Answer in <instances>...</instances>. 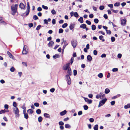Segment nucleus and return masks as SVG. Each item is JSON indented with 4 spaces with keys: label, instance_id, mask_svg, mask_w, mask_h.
I'll list each match as a JSON object with an SVG mask.
<instances>
[{
    "label": "nucleus",
    "instance_id": "f257e3e1",
    "mask_svg": "<svg viewBox=\"0 0 130 130\" xmlns=\"http://www.w3.org/2000/svg\"><path fill=\"white\" fill-rule=\"evenodd\" d=\"M18 6V5L17 4H15L14 6L13 5L11 6L12 14V15H14L15 13L17 12Z\"/></svg>",
    "mask_w": 130,
    "mask_h": 130
},
{
    "label": "nucleus",
    "instance_id": "f03ea898",
    "mask_svg": "<svg viewBox=\"0 0 130 130\" xmlns=\"http://www.w3.org/2000/svg\"><path fill=\"white\" fill-rule=\"evenodd\" d=\"M13 112L15 115L16 118L19 117L20 115L19 114V110L17 107H14L13 109Z\"/></svg>",
    "mask_w": 130,
    "mask_h": 130
},
{
    "label": "nucleus",
    "instance_id": "7ed1b4c3",
    "mask_svg": "<svg viewBox=\"0 0 130 130\" xmlns=\"http://www.w3.org/2000/svg\"><path fill=\"white\" fill-rule=\"evenodd\" d=\"M65 78L68 84L70 85L71 83V81L69 75L68 74H67L65 76Z\"/></svg>",
    "mask_w": 130,
    "mask_h": 130
},
{
    "label": "nucleus",
    "instance_id": "20e7f679",
    "mask_svg": "<svg viewBox=\"0 0 130 130\" xmlns=\"http://www.w3.org/2000/svg\"><path fill=\"white\" fill-rule=\"evenodd\" d=\"M28 52V48L27 46L26 45L24 46L23 51L22 52V54L23 55H26Z\"/></svg>",
    "mask_w": 130,
    "mask_h": 130
},
{
    "label": "nucleus",
    "instance_id": "39448f33",
    "mask_svg": "<svg viewBox=\"0 0 130 130\" xmlns=\"http://www.w3.org/2000/svg\"><path fill=\"white\" fill-rule=\"evenodd\" d=\"M107 100V99L106 98L100 101L99 102V104L98 105V107H99L103 106L105 103V102Z\"/></svg>",
    "mask_w": 130,
    "mask_h": 130
},
{
    "label": "nucleus",
    "instance_id": "423d86ee",
    "mask_svg": "<svg viewBox=\"0 0 130 130\" xmlns=\"http://www.w3.org/2000/svg\"><path fill=\"white\" fill-rule=\"evenodd\" d=\"M72 45L74 48H75L76 46L77 42V41L75 39H72L71 42Z\"/></svg>",
    "mask_w": 130,
    "mask_h": 130
},
{
    "label": "nucleus",
    "instance_id": "0eeeda50",
    "mask_svg": "<svg viewBox=\"0 0 130 130\" xmlns=\"http://www.w3.org/2000/svg\"><path fill=\"white\" fill-rule=\"evenodd\" d=\"M70 63H69L64 64L63 67V69L64 70H68L70 67Z\"/></svg>",
    "mask_w": 130,
    "mask_h": 130
},
{
    "label": "nucleus",
    "instance_id": "6e6552de",
    "mask_svg": "<svg viewBox=\"0 0 130 130\" xmlns=\"http://www.w3.org/2000/svg\"><path fill=\"white\" fill-rule=\"evenodd\" d=\"M84 98L85 101L89 104H90L92 103V100L89 99L88 98L85 97H84Z\"/></svg>",
    "mask_w": 130,
    "mask_h": 130
},
{
    "label": "nucleus",
    "instance_id": "1a4fd4ad",
    "mask_svg": "<svg viewBox=\"0 0 130 130\" xmlns=\"http://www.w3.org/2000/svg\"><path fill=\"white\" fill-rule=\"evenodd\" d=\"M126 23V19H124L121 20V25H125Z\"/></svg>",
    "mask_w": 130,
    "mask_h": 130
},
{
    "label": "nucleus",
    "instance_id": "9d476101",
    "mask_svg": "<svg viewBox=\"0 0 130 130\" xmlns=\"http://www.w3.org/2000/svg\"><path fill=\"white\" fill-rule=\"evenodd\" d=\"M54 44V42L52 41H51L48 44V45L49 47H52Z\"/></svg>",
    "mask_w": 130,
    "mask_h": 130
},
{
    "label": "nucleus",
    "instance_id": "9b49d317",
    "mask_svg": "<svg viewBox=\"0 0 130 130\" xmlns=\"http://www.w3.org/2000/svg\"><path fill=\"white\" fill-rule=\"evenodd\" d=\"M75 26L74 24L71 23L69 26V28L70 30H72L74 27Z\"/></svg>",
    "mask_w": 130,
    "mask_h": 130
},
{
    "label": "nucleus",
    "instance_id": "f8f14e48",
    "mask_svg": "<svg viewBox=\"0 0 130 130\" xmlns=\"http://www.w3.org/2000/svg\"><path fill=\"white\" fill-rule=\"evenodd\" d=\"M19 7L21 9H25V5L23 3H20L19 5Z\"/></svg>",
    "mask_w": 130,
    "mask_h": 130
},
{
    "label": "nucleus",
    "instance_id": "ddd939ff",
    "mask_svg": "<svg viewBox=\"0 0 130 130\" xmlns=\"http://www.w3.org/2000/svg\"><path fill=\"white\" fill-rule=\"evenodd\" d=\"M87 59L89 61H91L92 59V57L90 55H88L87 56Z\"/></svg>",
    "mask_w": 130,
    "mask_h": 130
},
{
    "label": "nucleus",
    "instance_id": "4468645a",
    "mask_svg": "<svg viewBox=\"0 0 130 130\" xmlns=\"http://www.w3.org/2000/svg\"><path fill=\"white\" fill-rule=\"evenodd\" d=\"M67 73L68 74V75H72V72L70 68H69V69L68 70Z\"/></svg>",
    "mask_w": 130,
    "mask_h": 130
},
{
    "label": "nucleus",
    "instance_id": "2eb2a0df",
    "mask_svg": "<svg viewBox=\"0 0 130 130\" xmlns=\"http://www.w3.org/2000/svg\"><path fill=\"white\" fill-rule=\"evenodd\" d=\"M27 112L29 114H31L33 113L34 111L31 109H29L27 110Z\"/></svg>",
    "mask_w": 130,
    "mask_h": 130
},
{
    "label": "nucleus",
    "instance_id": "dca6fc26",
    "mask_svg": "<svg viewBox=\"0 0 130 130\" xmlns=\"http://www.w3.org/2000/svg\"><path fill=\"white\" fill-rule=\"evenodd\" d=\"M44 117L45 118H47L49 119L50 118V115L48 114L47 113H44Z\"/></svg>",
    "mask_w": 130,
    "mask_h": 130
},
{
    "label": "nucleus",
    "instance_id": "f3484780",
    "mask_svg": "<svg viewBox=\"0 0 130 130\" xmlns=\"http://www.w3.org/2000/svg\"><path fill=\"white\" fill-rule=\"evenodd\" d=\"M67 113V111L66 110H64L62 111L60 113V115L61 116H63L65 115Z\"/></svg>",
    "mask_w": 130,
    "mask_h": 130
},
{
    "label": "nucleus",
    "instance_id": "a211bd4d",
    "mask_svg": "<svg viewBox=\"0 0 130 130\" xmlns=\"http://www.w3.org/2000/svg\"><path fill=\"white\" fill-rule=\"evenodd\" d=\"M86 25L85 24H82L80 26V28L83 29H85L86 28Z\"/></svg>",
    "mask_w": 130,
    "mask_h": 130
},
{
    "label": "nucleus",
    "instance_id": "6ab92c4d",
    "mask_svg": "<svg viewBox=\"0 0 130 130\" xmlns=\"http://www.w3.org/2000/svg\"><path fill=\"white\" fill-rule=\"evenodd\" d=\"M78 21L79 22L81 23L83 22V18L82 17H80L78 19Z\"/></svg>",
    "mask_w": 130,
    "mask_h": 130
},
{
    "label": "nucleus",
    "instance_id": "aec40b11",
    "mask_svg": "<svg viewBox=\"0 0 130 130\" xmlns=\"http://www.w3.org/2000/svg\"><path fill=\"white\" fill-rule=\"evenodd\" d=\"M7 53L10 58H13V56L9 51L7 52Z\"/></svg>",
    "mask_w": 130,
    "mask_h": 130
},
{
    "label": "nucleus",
    "instance_id": "412c9836",
    "mask_svg": "<svg viewBox=\"0 0 130 130\" xmlns=\"http://www.w3.org/2000/svg\"><path fill=\"white\" fill-rule=\"evenodd\" d=\"M124 108L125 109H127L128 108H130V103H128L127 105L124 106Z\"/></svg>",
    "mask_w": 130,
    "mask_h": 130
},
{
    "label": "nucleus",
    "instance_id": "4be33fe9",
    "mask_svg": "<svg viewBox=\"0 0 130 130\" xmlns=\"http://www.w3.org/2000/svg\"><path fill=\"white\" fill-rule=\"evenodd\" d=\"M8 111V110H2L0 111V114H1L3 113H4L6 112H7Z\"/></svg>",
    "mask_w": 130,
    "mask_h": 130
},
{
    "label": "nucleus",
    "instance_id": "5701e85b",
    "mask_svg": "<svg viewBox=\"0 0 130 130\" xmlns=\"http://www.w3.org/2000/svg\"><path fill=\"white\" fill-rule=\"evenodd\" d=\"M121 95L120 94H118L117 95H116L114 96L112 98V99H115L117 98L118 97H119L120 96H121Z\"/></svg>",
    "mask_w": 130,
    "mask_h": 130
},
{
    "label": "nucleus",
    "instance_id": "b1692460",
    "mask_svg": "<svg viewBox=\"0 0 130 130\" xmlns=\"http://www.w3.org/2000/svg\"><path fill=\"white\" fill-rule=\"evenodd\" d=\"M99 38L100 40H102V41H105V40L103 39V36H99Z\"/></svg>",
    "mask_w": 130,
    "mask_h": 130
},
{
    "label": "nucleus",
    "instance_id": "393cba45",
    "mask_svg": "<svg viewBox=\"0 0 130 130\" xmlns=\"http://www.w3.org/2000/svg\"><path fill=\"white\" fill-rule=\"evenodd\" d=\"M110 91V90L109 89L106 88L105 90V92L106 94H107L109 93Z\"/></svg>",
    "mask_w": 130,
    "mask_h": 130
},
{
    "label": "nucleus",
    "instance_id": "a878e982",
    "mask_svg": "<svg viewBox=\"0 0 130 130\" xmlns=\"http://www.w3.org/2000/svg\"><path fill=\"white\" fill-rule=\"evenodd\" d=\"M27 10L30 11V7L29 6V4L28 2H27Z\"/></svg>",
    "mask_w": 130,
    "mask_h": 130
},
{
    "label": "nucleus",
    "instance_id": "bb28decb",
    "mask_svg": "<svg viewBox=\"0 0 130 130\" xmlns=\"http://www.w3.org/2000/svg\"><path fill=\"white\" fill-rule=\"evenodd\" d=\"M96 26L94 25H92L91 26L92 29L93 30H94L96 29Z\"/></svg>",
    "mask_w": 130,
    "mask_h": 130
},
{
    "label": "nucleus",
    "instance_id": "cd10ccee",
    "mask_svg": "<svg viewBox=\"0 0 130 130\" xmlns=\"http://www.w3.org/2000/svg\"><path fill=\"white\" fill-rule=\"evenodd\" d=\"M38 121L39 122H41L42 120V118L41 116H40L38 118Z\"/></svg>",
    "mask_w": 130,
    "mask_h": 130
},
{
    "label": "nucleus",
    "instance_id": "c85d7f7f",
    "mask_svg": "<svg viewBox=\"0 0 130 130\" xmlns=\"http://www.w3.org/2000/svg\"><path fill=\"white\" fill-rule=\"evenodd\" d=\"M36 113L38 114H40L41 113V111L40 109H37L36 110Z\"/></svg>",
    "mask_w": 130,
    "mask_h": 130
},
{
    "label": "nucleus",
    "instance_id": "c756f323",
    "mask_svg": "<svg viewBox=\"0 0 130 130\" xmlns=\"http://www.w3.org/2000/svg\"><path fill=\"white\" fill-rule=\"evenodd\" d=\"M65 127L66 128H70L71 126L68 124H66L65 125Z\"/></svg>",
    "mask_w": 130,
    "mask_h": 130
},
{
    "label": "nucleus",
    "instance_id": "7c9ffc66",
    "mask_svg": "<svg viewBox=\"0 0 130 130\" xmlns=\"http://www.w3.org/2000/svg\"><path fill=\"white\" fill-rule=\"evenodd\" d=\"M100 95H101V98H102V99L105 96V94H104V93L103 92H100Z\"/></svg>",
    "mask_w": 130,
    "mask_h": 130
},
{
    "label": "nucleus",
    "instance_id": "2f4dec72",
    "mask_svg": "<svg viewBox=\"0 0 130 130\" xmlns=\"http://www.w3.org/2000/svg\"><path fill=\"white\" fill-rule=\"evenodd\" d=\"M98 125L96 124L95 125L93 128L94 130H98Z\"/></svg>",
    "mask_w": 130,
    "mask_h": 130
},
{
    "label": "nucleus",
    "instance_id": "473e14b6",
    "mask_svg": "<svg viewBox=\"0 0 130 130\" xmlns=\"http://www.w3.org/2000/svg\"><path fill=\"white\" fill-rule=\"evenodd\" d=\"M24 117L26 119H27L28 118V116L27 113H26L24 114Z\"/></svg>",
    "mask_w": 130,
    "mask_h": 130
},
{
    "label": "nucleus",
    "instance_id": "72a5a7b5",
    "mask_svg": "<svg viewBox=\"0 0 130 130\" xmlns=\"http://www.w3.org/2000/svg\"><path fill=\"white\" fill-rule=\"evenodd\" d=\"M68 26V24L67 23H65L62 26V27L63 28H66Z\"/></svg>",
    "mask_w": 130,
    "mask_h": 130
},
{
    "label": "nucleus",
    "instance_id": "f704fd0d",
    "mask_svg": "<svg viewBox=\"0 0 130 130\" xmlns=\"http://www.w3.org/2000/svg\"><path fill=\"white\" fill-rule=\"evenodd\" d=\"M98 76L100 78H101L103 77V74L102 73H100L99 74Z\"/></svg>",
    "mask_w": 130,
    "mask_h": 130
},
{
    "label": "nucleus",
    "instance_id": "c9c22d12",
    "mask_svg": "<svg viewBox=\"0 0 130 130\" xmlns=\"http://www.w3.org/2000/svg\"><path fill=\"white\" fill-rule=\"evenodd\" d=\"M74 15L76 18L78 17L79 16L77 13L76 12H74Z\"/></svg>",
    "mask_w": 130,
    "mask_h": 130
},
{
    "label": "nucleus",
    "instance_id": "e433bc0d",
    "mask_svg": "<svg viewBox=\"0 0 130 130\" xmlns=\"http://www.w3.org/2000/svg\"><path fill=\"white\" fill-rule=\"evenodd\" d=\"M15 69L13 67H12L10 69V70L11 72H13L14 71Z\"/></svg>",
    "mask_w": 130,
    "mask_h": 130
},
{
    "label": "nucleus",
    "instance_id": "4c0bfd02",
    "mask_svg": "<svg viewBox=\"0 0 130 130\" xmlns=\"http://www.w3.org/2000/svg\"><path fill=\"white\" fill-rule=\"evenodd\" d=\"M96 98L97 99H98L100 98L101 99H102V98H101V95L100 94H98L96 96Z\"/></svg>",
    "mask_w": 130,
    "mask_h": 130
},
{
    "label": "nucleus",
    "instance_id": "58836bf2",
    "mask_svg": "<svg viewBox=\"0 0 130 130\" xmlns=\"http://www.w3.org/2000/svg\"><path fill=\"white\" fill-rule=\"evenodd\" d=\"M105 7L104 6H101L99 7V9L101 10H103L104 9Z\"/></svg>",
    "mask_w": 130,
    "mask_h": 130
},
{
    "label": "nucleus",
    "instance_id": "ea45409f",
    "mask_svg": "<svg viewBox=\"0 0 130 130\" xmlns=\"http://www.w3.org/2000/svg\"><path fill=\"white\" fill-rule=\"evenodd\" d=\"M85 110H87L88 109V107L87 105H84L83 106Z\"/></svg>",
    "mask_w": 130,
    "mask_h": 130
},
{
    "label": "nucleus",
    "instance_id": "a19ab883",
    "mask_svg": "<svg viewBox=\"0 0 130 130\" xmlns=\"http://www.w3.org/2000/svg\"><path fill=\"white\" fill-rule=\"evenodd\" d=\"M33 18L35 20H37L38 19V17L36 15L33 16Z\"/></svg>",
    "mask_w": 130,
    "mask_h": 130
},
{
    "label": "nucleus",
    "instance_id": "79ce46f5",
    "mask_svg": "<svg viewBox=\"0 0 130 130\" xmlns=\"http://www.w3.org/2000/svg\"><path fill=\"white\" fill-rule=\"evenodd\" d=\"M13 105L14 107H17V104L15 102H14L13 103Z\"/></svg>",
    "mask_w": 130,
    "mask_h": 130
},
{
    "label": "nucleus",
    "instance_id": "37998d69",
    "mask_svg": "<svg viewBox=\"0 0 130 130\" xmlns=\"http://www.w3.org/2000/svg\"><path fill=\"white\" fill-rule=\"evenodd\" d=\"M58 57V55L57 54H55L53 56V58L54 59H56Z\"/></svg>",
    "mask_w": 130,
    "mask_h": 130
},
{
    "label": "nucleus",
    "instance_id": "c03bdc74",
    "mask_svg": "<svg viewBox=\"0 0 130 130\" xmlns=\"http://www.w3.org/2000/svg\"><path fill=\"white\" fill-rule=\"evenodd\" d=\"M63 29L62 28L60 29L59 30V33L60 34L63 33Z\"/></svg>",
    "mask_w": 130,
    "mask_h": 130
},
{
    "label": "nucleus",
    "instance_id": "a18cd8bd",
    "mask_svg": "<svg viewBox=\"0 0 130 130\" xmlns=\"http://www.w3.org/2000/svg\"><path fill=\"white\" fill-rule=\"evenodd\" d=\"M106 33L109 35H110L111 34V32L110 30H107L106 31Z\"/></svg>",
    "mask_w": 130,
    "mask_h": 130
},
{
    "label": "nucleus",
    "instance_id": "49530a36",
    "mask_svg": "<svg viewBox=\"0 0 130 130\" xmlns=\"http://www.w3.org/2000/svg\"><path fill=\"white\" fill-rule=\"evenodd\" d=\"M68 43H67L66 44H65L63 46V48L62 49V52H63L65 48L66 47V46L67 45H68Z\"/></svg>",
    "mask_w": 130,
    "mask_h": 130
},
{
    "label": "nucleus",
    "instance_id": "de8ad7c7",
    "mask_svg": "<svg viewBox=\"0 0 130 130\" xmlns=\"http://www.w3.org/2000/svg\"><path fill=\"white\" fill-rule=\"evenodd\" d=\"M94 22L96 23H98L99 21L98 19H94Z\"/></svg>",
    "mask_w": 130,
    "mask_h": 130
},
{
    "label": "nucleus",
    "instance_id": "09e8293b",
    "mask_svg": "<svg viewBox=\"0 0 130 130\" xmlns=\"http://www.w3.org/2000/svg\"><path fill=\"white\" fill-rule=\"evenodd\" d=\"M86 22L88 25H90L91 24V22L87 20L86 21Z\"/></svg>",
    "mask_w": 130,
    "mask_h": 130
},
{
    "label": "nucleus",
    "instance_id": "8fccbe9b",
    "mask_svg": "<svg viewBox=\"0 0 130 130\" xmlns=\"http://www.w3.org/2000/svg\"><path fill=\"white\" fill-rule=\"evenodd\" d=\"M73 75L74 76H75L77 75V71L76 70H73Z\"/></svg>",
    "mask_w": 130,
    "mask_h": 130
},
{
    "label": "nucleus",
    "instance_id": "3c124183",
    "mask_svg": "<svg viewBox=\"0 0 130 130\" xmlns=\"http://www.w3.org/2000/svg\"><path fill=\"white\" fill-rule=\"evenodd\" d=\"M59 124L60 125V126L63 125L64 124V123L63 122L61 121L59 122Z\"/></svg>",
    "mask_w": 130,
    "mask_h": 130
},
{
    "label": "nucleus",
    "instance_id": "603ef678",
    "mask_svg": "<svg viewBox=\"0 0 130 130\" xmlns=\"http://www.w3.org/2000/svg\"><path fill=\"white\" fill-rule=\"evenodd\" d=\"M97 53H98L97 51L96 50H94L93 53V54L94 55H96L97 54Z\"/></svg>",
    "mask_w": 130,
    "mask_h": 130
},
{
    "label": "nucleus",
    "instance_id": "864d4df0",
    "mask_svg": "<svg viewBox=\"0 0 130 130\" xmlns=\"http://www.w3.org/2000/svg\"><path fill=\"white\" fill-rule=\"evenodd\" d=\"M41 26V25H39L36 27V29L37 30H39L40 29Z\"/></svg>",
    "mask_w": 130,
    "mask_h": 130
},
{
    "label": "nucleus",
    "instance_id": "5fc2aeb1",
    "mask_svg": "<svg viewBox=\"0 0 130 130\" xmlns=\"http://www.w3.org/2000/svg\"><path fill=\"white\" fill-rule=\"evenodd\" d=\"M118 71V69L116 68H114L112 69V71L113 72H116Z\"/></svg>",
    "mask_w": 130,
    "mask_h": 130
},
{
    "label": "nucleus",
    "instance_id": "6e6d98bb",
    "mask_svg": "<svg viewBox=\"0 0 130 130\" xmlns=\"http://www.w3.org/2000/svg\"><path fill=\"white\" fill-rule=\"evenodd\" d=\"M34 105L36 107H38L39 106V104L38 103H35L34 104Z\"/></svg>",
    "mask_w": 130,
    "mask_h": 130
},
{
    "label": "nucleus",
    "instance_id": "4d7b16f0",
    "mask_svg": "<svg viewBox=\"0 0 130 130\" xmlns=\"http://www.w3.org/2000/svg\"><path fill=\"white\" fill-rule=\"evenodd\" d=\"M51 13H52L53 15L55 14L56 13V12L55 11L54 9H53L52 11H51Z\"/></svg>",
    "mask_w": 130,
    "mask_h": 130
},
{
    "label": "nucleus",
    "instance_id": "13d9d810",
    "mask_svg": "<svg viewBox=\"0 0 130 130\" xmlns=\"http://www.w3.org/2000/svg\"><path fill=\"white\" fill-rule=\"evenodd\" d=\"M42 7L43 9H45L47 10V9L48 8L47 6H45L43 5H42Z\"/></svg>",
    "mask_w": 130,
    "mask_h": 130
},
{
    "label": "nucleus",
    "instance_id": "bf43d9fd",
    "mask_svg": "<svg viewBox=\"0 0 130 130\" xmlns=\"http://www.w3.org/2000/svg\"><path fill=\"white\" fill-rule=\"evenodd\" d=\"M55 90V88H53L50 89V91L51 92L53 93L54 91Z\"/></svg>",
    "mask_w": 130,
    "mask_h": 130
},
{
    "label": "nucleus",
    "instance_id": "052dcab7",
    "mask_svg": "<svg viewBox=\"0 0 130 130\" xmlns=\"http://www.w3.org/2000/svg\"><path fill=\"white\" fill-rule=\"evenodd\" d=\"M111 40L112 42H113L115 41V38L113 37H112L111 38Z\"/></svg>",
    "mask_w": 130,
    "mask_h": 130
},
{
    "label": "nucleus",
    "instance_id": "680f3d73",
    "mask_svg": "<svg viewBox=\"0 0 130 130\" xmlns=\"http://www.w3.org/2000/svg\"><path fill=\"white\" fill-rule=\"evenodd\" d=\"M112 11L114 13H117L119 11L118 10H115L113 9H112Z\"/></svg>",
    "mask_w": 130,
    "mask_h": 130
},
{
    "label": "nucleus",
    "instance_id": "e2e57ef3",
    "mask_svg": "<svg viewBox=\"0 0 130 130\" xmlns=\"http://www.w3.org/2000/svg\"><path fill=\"white\" fill-rule=\"evenodd\" d=\"M74 60V58L73 57H72L71 58V60H70V63L71 64H72V63H73V61Z\"/></svg>",
    "mask_w": 130,
    "mask_h": 130
},
{
    "label": "nucleus",
    "instance_id": "0e129e2a",
    "mask_svg": "<svg viewBox=\"0 0 130 130\" xmlns=\"http://www.w3.org/2000/svg\"><path fill=\"white\" fill-rule=\"evenodd\" d=\"M82 111H80L78 112V115L80 116L82 115Z\"/></svg>",
    "mask_w": 130,
    "mask_h": 130
},
{
    "label": "nucleus",
    "instance_id": "69168bd1",
    "mask_svg": "<svg viewBox=\"0 0 130 130\" xmlns=\"http://www.w3.org/2000/svg\"><path fill=\"white\" fill-rule=\"evenodd\" d=\"M89 121L91 122H93L94 121V119L93 118H90L89 119Z\"/></svg>",
    "mask_w": 130,
    "mask_h": 130
},
{
    "label": "nucleus",
    "instance_id": "338daca9",
    "mask_svg": "<svg viewBox=\"0 0 130 130\" xmlns=\"http://www.w3.org/2000/svg\"><path fill=\"white\" fill-rule=\"evenodd\" d=\"M37 10L39 11H41L42 10V8L40 7H39L37 9Z\"/></svg>",
    "mask_w": 130,
    "mask_h": 130
},
{
    "label": "nucleus",
    "instance_id": "774afa93",
    "mask_svg": "<svg viewBox=\"0 0 130 130\" xmlns=\"http://www.w3.org/2000/svg\"><path fill=\"white\" fill-rule=\"evenodd\" d=\"M115 101H112L110 103L112 105H113L115 104Z\"/></svg>",
    "mask_w": 130,
    "mask_h": 130
}]
</instances>
